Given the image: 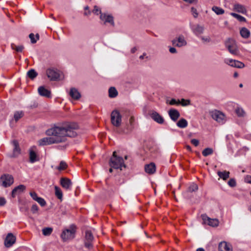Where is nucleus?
Instances as JSON below:
<instances>
[{"mask_svg": "<svg viewBox=\"0 0 251 251\" xmlns=\"http://www.w3.org/2000/svg\"><path fill=\"white\" fill-rule=\"evenodd\" d=\"M191 11L192 14H193L194 18H196L198 17V13L197 12V10L195 8L192 7L191 8Z\"/></svg>", "mask_w": 251, "mask_h": 251, "instance_id": "nucleus-48", "label": "nucleus"}, {"mask_svg": "<svg viewBox=\"0 0 251 251\" xmlns=\"http://www.w3.org/2000/svg\"><path fill=\"white\" fill-rule=\"evenodd\" d=\"M234 8L236 11L238 12L242 13L244 14L246 12V9L245 7L240 4H235L234 5Z\"/></svg>", "mask_w": 251, "mask_h": 251, "instance_id": "nucleus-31", "label": "nucleus"}, {"mask_svg": "<svg viewBox=\"0 0 251 251\" xmlns=\"http://www.w3.org/2000/svg\"><path fill=\"white\" fill-rule=\"evenodd\" d=\"M236 113L238 116H243L244 114V110L241 108H237L235 110Z\"/></svg>", "mask_w": 251, "mask_h": 251, "instance_id": "nucleus-46", "label": "nucleus"}, {"mask_svg": "<svg viewBox=\"0 0 251 251\" xmlns=\"http://www.w3.org/2000/svg\"><path fill=\"white\" fill-rule=\"evenodd\" d=\"M60 183L61 186L66 190H71L73 185L71 180L67 177H61Z\"/></svg>", "mask_w": 251, "mask_h": 251, "instance_id": "nucleus-12", "label": "nucleus"}, {"mask_svg": "<svg viewBox=\"0 0 251 251\" xmlns=\"http://www.w3.org/2000/svg\"><path fill=\"white\" fill-rule=\"evenodd\" d=\"M209 114L213 120L220 124H223L226 121V115L219 110H213L210 111Z\"/></svg>", "mask_w": 251, "mask_h": 251, "instance_id": "nucleus-3", "label": "nucleus"}, {"mask_svg": "<svg viewBox=\"0 0 251 251\" xmlns=\"http://www.w3.org/2000/svg\"><path fill=\"white\" fill-rule=\"evenodd\" d=\"M240 34L243 38H248L250 36V31L246 27H243L240 30Z\"/></svg>", "mask_w": 251, "mask_h": 251, "instance_id": "nucleus-28", "label": "nucleus"}, {"mask_svg": "<svg viewBox=\"0 0 251 251\" xmlns=\"http://www.w3.org/2000/svg\"><path fill=\"white\" fill-rule=\"evenodd\" d=\"M213 152V150L212 148H207L203 150L202 154L204 156H207L212 154Z\"/></svg>", "mask_w": 251, "mask_h": 251, "instance_id": "nucleus-34", "label": "nucleus"}, {"mask_svg": "<svg viewBox=\"0 0 251 251\" xmlns=\"http://www.w3.org/2000/svg\"><path fill=\"white\" fill-rule=\"evenodd\" d=\"M198 189V185L196 184H193L189 187V190L190 192H194V191L197 190Z\"/></svg>", "mask_w": 251, "mask_h": 251, "instance_id": "nucleus-44", "label": "nucleus"}, {"mask_svg": "<svg viewBox=\"0 0 251 251\" xmlns=\"http://www.w3.org/2000/svg\"><path fill=\"white\" fill-rule=\"evenodd\" d=\"M92 12H93L94 14H96V15H99V14H102V13H101V10H100V8H99L97 6H96V5L94 6V9L93 10Z\"/></svg>", "mask_w": 251, "mask_h": 251, "instance_id": "nucleus-42", "label": "nucleus"}, {"mask_svg": "<svg viewBox=\"0 0 251 251\" xmlns=\"http://www.w3.org/2000/svg\"><path fill=\"white\" fill-rule=\"evenodd\" d=\"M217 174L220 178L226 180L229 177L230 173L228 171H224L223 172L219 171Z\"/></svg>", "mask_w": 251, "mask_h": 251, "instance_id": "nucleus-26", "label": "nucleus"}, {"mask_svg": "<svg viewBox=\"0 0 251 251\" xmlns=\"http://www.w3.org/2000/svg\"><path fill=\"white\" fill-rule=\"evenodd\" d=\"M27 75L29 78L33 79L37 76L38 74L34 69H30L27 72Z\"/></svg>", "mask_w": 251, "mask_h": 251, "instance_id": "nucleus-32", "label": "nucleus"}, {"mask_svg": "<svg viewBox=\"0 0 251 251\" xmlns=\"http://www.w3.org/2000/svg\"><path fill=\"white\" fill-rule=\"evenodd\" d=\"M146 55V53H144L143 55H141L140 57H139V58L140 59H144V56Z\"/></svg>", "mask_w": 251, "mask_h": 251, "instance_id": "nucleus-61", "label": "nucleus"}, {"mask_svg": "<svg viewBox=\"0 0 251 251\" xmlns=\"http://www.w3.org/2000/svg\"><path fill=\"white\" fill-rule=\"evenodd\" d=\"M100 18L101 21H104V24L106 23H109L112 26L115 25L113 17L111 15H107L105 13L101 14Z\"/></svg>", "mask_w": 251, "mask_h": 251, "instance_id": "nucleus-16", "label": "nucleus"}, {"mask_svg": "<svg viewBox=\"0 0 251 251\" xmlns=\"http://www.w3.org/2000/svg\"><path fill=\"white\" fill-rule=\"evenodd\" d=\"M111 121L114 126L116 127L120 126L122 122V116L119 111L115 110L112 112Z\"/></svg>", "mask_w": 251, "mask_h": 251, "instance_id": "nucleus-5", "label": "nucleus"}, {"mask_svg": "<svg viewBox=\"0 0 251 251\" xmlns=\"http://www.w3.org/2000/svg\"><path fill=\"white\" fill-rule=\"evenodd\" d=\"M186 148L187 150L191 151V147L189 145L186 146Z\"/></svg>", "mask_w": 251, "mask_h": 251, "instance_id": "nucleus-60", "label": "nucleus"}, {"mask_svg": "<svg viewBox=\"0 0 251 251\" xmlns=\"http://www.w3.org/2000/svg\"><path fill=\"white\" fill-rule=\"evenodd\" d=\"M11 48L17 52H22L24 47L23 45L17 46L14 44H12Z\"/></svg>", "mask_w": 251, "mask_h": 251, "instance_id": "nucleus-36", "label": "nucleus"}, {"mask_svg": "<svg viewBox=\"0 0 251 251\" xmlns=\"http://www.w3.org/2000/svg\"><path fill=\"white\" fill-rule=\"evenodd\" d=\"M176 125L178 127L183 128L187 126L188 122L185 119L181 118L177 122Z\"/></svg>", "mask_w": 251, "mask_h": 251, "instance_id": "nucleus-27", "label": "nucleus"}, {"mask_svg": "<svg viewBox=\"0 0 251 251\" xmlns=\"http://www.w3.org/2000/svg\"><path fill=\"white\" fill-rule=\"evenodd\" d=\"M231 15L240 22H245L246 19L243 16L236 13H232Z\"/></svg>", "mask_w": 251, "mask_h": 251, "instance_id": "nucleus-39", "label": "nucleus"}, {"mask_svg": "<svg viewBox=\"0 0 251 251\" xmlns=\"http://www.w3.org/2000/svg\"><path fill=\"white\" fill-rule=\"evenodd\" d=\"M70 96L74 100H78L80 98V94L78 91L75 88H72L70 92Z\"/></svg>", "mask_w": 251, "mask_h": 251, "instance_id": "nucleus-24", "label": "nucleus"}, {"mask_svg": "<svg viewBox=\"0 0 251 251\" xmlns=\"http://www.w3.org/2000/svg\"><path fill=\"white\" fill-rule=\"evenodd\" d=\"M202 218L205 223L211 226H217L219 225V221L217 219H211L206 215H202Z\"/></svg>", "mask_w": 251, "mask_h": 251, "instance_id": "nucleus-15", "label": "nucleus"}, {"mask_svg": "<svg viewBox=\"0 0 251 251\" xmlns=\"http://www.w3.org/2000/svg\"><path fill=\"white\" fill-rule=\"evenodd\" d=\"M137 50V49L136 47H134L133 48L131 49V52L133 53H134Z\"/></svg>", "mask_w": 251, "mask_h": 251, "instance_id": "nucleus-57", "label": "nucleus"}, {"mask_svg": "<svg viewBox=\"0 0 251 251\" xmlns=\"http://www.w3.org/2000/svg\"><path fill=\"white\" fill-rule=\"evenodd\" d=\"M39 159L38 158L36 153L32 150H30L29 151V161L31 163H34L38 161Z\"/></svg>", "mask_w": 251, "mask_h": 251, "instance_id": "nucleus-25", "label": "nucleus"}, {"mask_svg": "<svg viewBox=\"0 0 251 251\" xmlns=\"http://www.w3.org/2000/svg\"><path fill=\"white\" fill-rule=\"evenodd\" d=\"M67 166L68 165L65 162L61 161L60 163L59 166L57 167V169L59 171L64 170L67 168Z\"/></svg>", "mask_w": 251, "mask_h": 251, "instance_id": "nucleus-38", "label": "nucleus"}, {"mask_svg": "<svg viewBox=\"0 0 251 251\" xmlns=\"http://www.w3.org/2000/svg\"><path fill=\"white\" fill-rule=\"evenodd\" d=\"M219 251H232L231 246L226 242H222L219 245Z\"/></svg>", "mask_w": 251, "mask_h": 251, "instance_id": "nucleus-20", "label": "nucleus"}, {"mask_svg": "<svg viewBox=\"0 0 251 251\" xmlns=\"http://www.w3.org/2000/svg\"><path fill=\"white\" fill-rule=\"evenodd\" d=\"M2 181V185L4 187H7L12 185L14 182V178L11 175H4L0 177Z\"/></svg>", "mask_w": 251, "mask_h": 251, "instance_id": "nucleus-8", "label": "nucleus"}, {"mask_svg": "<svg viewBox=\"0 0 251 251\" xmlns=\"http://www.w3.org/2000/svg\"><path fill=\"white\" fill-rule=\"evenodd\" d=\"M25 186L24 185H19V186L14 188V189L12 191V197L13 198L15 197V196L18 195L22 193L25 190Z\"/></svg>", "mask_w": 251, "mask_h": 251, "instance_id": "nucleus-18", "label": "nucleus"}, {"mask_svg": "<svg viewBox=\"0 0 251 251\" xmlns=\"http://www.w3.org/2000/svg\"><path fill=\"white\" fill-rule=\"evenodd\" d=\"M225 63L226 64L235 68H243L245 67V64L241 61L234 60L232 59H226L224 61Z\"/></svg>", "mask_w": 251, "mask_h": 251, "instance_id": "nucleus-10", "label": "nucleus"}, {"mask_svg": "<svg viewBox=\"0 0 251 251\" xmlns=\"http://www.w3.org/2000/svg\"><path fill=\"white\" fill-rule=\"evenodd\" d=\"M78 128L77 124L70 123L49 129L46 131V134L49 137L39 140V145L47 146L64 142L66 141L67 137H75L77 135L76 130Z\"/></svg>", "mask_w": 251, "mask_h": 251, "instance_id": "nucleus-1", "label": "nucleus"}, {"mask_svg": "<svg viewBox=\"0 0 251 251\" xmlns=\"http://www.w3.org/2000/svg\"><path fill=\"white\" fill-rule=\"evenodd\" d=\"M46 74L48 77L51 81H56L60 76L59 74L57 71L53 69H47L46 71Z\"/></svg>", "mask_w": 251, "mask_h": 251, "instance_id": "nucleus-9", "label": "nucleus"}, {"mask_svg": "<svg viewBox=\"0 0 251 251\" xmlns=\"http://www.w3.org/2000/svg\"><path fill=\"white\" fill-rule=\"evenodd\" d=\"M6 201L3 197H0V206H3L5 204Z\"/></svg>", "mask_w": 251, "mask_h": 251, "instance_id": "nucleus-53", "label": "nucleus"}, {"mask_svg": "<svg viewBox=\"0 0 251 251\" xmlns=\"http://www.w3.org/2000/svg\"><path fill=\"white\" fill-rule=\"evenodd\" d=\"M55 194L56 197L61 200L63 197V194L61 189L57 186L54 187Z\"/></svg>", "mask_w": 251, "mask_h": 251, "instance_id": "nucleus-30", "label": "nucleus"}, {"mask_svg": "<svg viewBox=\"0 0 251 251\" xmlns=\"http://www.w3.org/2000/svg\"><path fill=\"white\" fill-rule=\"evenodd\" d=\"M31 212L33 213H36L38 211V207L36 204L32 205L31 208Z\"/></svg>", "mask_w": 251, "mask_h": 251, "instance_id": "nucleus-49", "label": "nucleus"}, {"mask_svg": "<svg viewBox=\"0 0 251 251\" xmlns=\"http://www.w3.org/2000/svg\"><path fill=\"white\" fill-rule=\"evenodd\" d=\"M245 181L246 182L251 184V176H246L245 177Z\"/></svg>", "mask_w": 251, "mask_h": 251, "instance_id": "nucleus-54", "label": "nucleus"}, {"mask_svg": "<svg viewBox=\"0 0 251 251\" xmlns=\"http://www.w3.org/2000/svg\"><path fill=\"white\" fill-rule=\"evenodd\" d=\"M51 227H45L42 229L43 234L45 236H49L51 234L52 232Z\"/></svg>", "mask_w": 251, "mask_h": 251, "instance_id": "nucleus-35", "label": "nucleus"}, {"mask_svg": "<svg viewBox=\"0 0 251 251\" xmlns=\"http://www.w3.org/2000/svg\"><path fill=\"white\" fill-rule=\"evenodd\" d=\"M169 51L172 53H175L176 52V48L173 47L170 48L169 49Z\"/></svg>", "mask_w": 251, "mask_h": 251, "instance_id": "nucleus-56", "label": "nucleus"}, {"mask_svg": "<svg viewBox=\"0 0 251 251\" xmlns=\"http://www.w3.org/2000/svg\"><path fill=\"white\" fill-rule=\"evenodd\" d=\"M192 29L194 33L197 36H198L203 33L204 27L203 25H196L192 27Z\"/></svg>", "mask_w": 251, "mask_h": 251, "instance_id": "nucleus-19", "label": "nucleus"}, {"mask_svg": "<svg viewBox=\"0 0 251 251\" xmlns=\"http://www.w3.org/2000/svg\"><path fill=\"white\" fill-rule=\"evenodd\" d=\"M29 37L30 39L31 43L34 44V43H36L37 40H36L35 39V35L33 33H30L29 35Z\"/></svg>", "mask_w": 251, "mask_h": 251, "instance_id": "nucleus-50", "label": "nucleus"}, {"mask_svg": "<svg viewBox=\"0 0 251 251\" xmlns=\"http://www.w3.org/2000/svg\"><path fill=\"white\" fill-rule=\"evenodd\" d=\"M180 104L183 106H187L190 104V100H189L182 99L181 101H180Z\"/></svg>", "mask_w": 251, "mask_h": 251, "instance_id": "nucleus-40", "label": "nucleus"}, {"mask_svg": "<svg viewBox=\"0 0 251 251\" xmlns=\"http://www.w3.org/2000/svg\"><path fill=\"white\" fill-rule=\"evenodd\" d=\"M75 226H72L69 229H66L62 231L61 234V238L63 241L72 239L75 237Z\"/></svg>", "mask_w": 251, "mask_h": 251, "instance_id": "nucleus-4", "label": "nucleus"}, {"mask_svg": "<svg viewBox=\"0 0 251 251\" xmlns=\"http://www.w3.org/2000/svg\"><path fill=\"white\" fill-rule=\"evenodd\" d=\"M197 251H204V250L203 249V248H198L197 250Z\"/></svg>", "mask_w": 251, "mask_h": 251, "instance_id": "nucleus-62", "label": "nucleus"}, {"mask_svg": "<svg viewBox=\"0 0 251 251\" xmlns=\"http://www.w3.org/2000/svg\"><path fill=\"white\" fill-rule=\"evenodd\" d=\"M16 237L11 233L7 235L4 240V245L7 248L11 247L16 242Z\"/></svg>", "mask_w": 251, "mask_h": 251, "instance_id": "nucleus-11", "label": "nucleus"}, {"mask_svg": "<svg viewBox=\"0 0 251 251\" xmlns=\"http://www.w3.org/2000/svg\"><path fill=\"white\" fill-rule=\"evenodd\" d=\"M89 7L88 6H86L85 7H84V9L85 10H88V11H89Z\"/></svg>", "mask_w": 251, "mask_h": 251, "instance_id": "nucleus-64", "label": "nucleus"}, {"mask_svg": "<svg viewBox=\"0 0 251 251\" xmlns=\"http://www.w3.org/2000/svg\"><path fill=\"white\" fill-rule=\"evenodd\" d=\"M109 165L114 169H120L121 170H122V167L126 168L123 158L117 155L115 151L113 152L112 156L110 158Z\"/></svg>", "mask_w": 251, "mask_h": 251, "instance_id": "nucleus-2", "label": "nucleus"}, {"mask_svg": "<svg viewBox=\"0 0 251 251\" xmlns=\"http://www.w3.org/2000/svg\"><path fill=\"white\" fill-rule=\"evenodd\" d=\"M202 41L203 43H209L211 41V38L209 36H201Z\"/></svg>", "mask_w": 251, "mask_h": 251, "instance_id": "nucleus-45", "label": "nucleus"}, {"mask_svg": "<svg viewBox=\"0 0 251 251\" xmlns=\"http://www.w3.org/2000/svg\"><path fill=\"white\" fill-rule=\"evenodd\" d=\"M185 2L188 3L189 4H192L193 3H197L198 0H183Z\"/></svg>", "mask_w": 251, "mask_h": 251, "instance_id": "nucleus-55", "label": "nucleus"}, {"mask_svg": "<svg viewBox=\"0 0 251 251\" xmlns=\"http://www.w3.org/2000/svg\"><path fill=\"white\" fill-rule=\"evenodd\" d=\"M156 166L154 163H151L145 166V172L149 174H152L155 172Z\"/></svg>", "mask_w": 251, "mask_h": 251, "instance_id": "nucleus-22", "label": "nucleus"}, {"mask_svg": "<svg viewBox=\"0 0 251 251\" xmlns=\"http://www.w3.org/2000/svg\"><path fill=\"white\" fill-rule=\"evenodd\" d=\"M149 115L154 121L158 124H162L164 122L163 118L155 111H150Z\"/></svg>", "mask_w": 251, "mask_h": 251, "instance_id": "nucleus-13", "label": "nucleus"}, {"mask_svg": "<svg viewBox=\"0 0 251 251\" xmlns=\"http://www.w3.org/2000/svg\"><path fill=\"white\" fill-rule=\"evenodd\" d=\"M169 104L170 105L179 104H180V101L179 100L176 101V100L173 99L170 100Z\"/></svg>", "mask_w": 251, "mask_h": 251, "instance_id": "nucleus-52", "label": "nucleus"}, {"mask_svg": "<svg viewBox=\"0 0 251 251\" xmlns=\"http://www.w3.org/2000/svg\"><path fill=\"white\" fill-rule=\"evenodd\" d=\"M191 143L195 147L198 146L199 145V141L196 139H193L191 140Z\"/></svg>", "mask_w": 251, "mask_h": 251, "instance_id": "nucleus-51", "label": "nucleus"}, {"mask_svg": "<svg viewBox=\"0 0 251 251\" xmlns=\"http://www.w3.org/2000/svg\"><path fill=\"white\" fill-rule=\"evenodd\" d=\"M228 184L229 186L232 187H234L236 185V182L234 178H231L228 181Z\"/></svg>", "mask_w": 251, "mask_h": 251, "instance_id": "nucleus-43", "label": "nucleus"}, {"mask_svg": "<svg viewBox=\"0 0 251 251\" xmlns=\"http://www.w3.org/2000/svg\"><path fill=\"white\" fill-rule=\"evenodd\" d=\"M36 201L41 206H44L46 205V202L45 200L41 197L37 199Z\"/></svg>", "mask_w": 251, "mask_h": 251, "instance_id": "nucleus-41", "label": "nucleus"}, {"mask_svg": "<svg viewBox=\"0 0 251 251\" xmlns=\"http://www.w3.org/2000/svg\"><path fill=\"white\" fill-rule=\"evenodd\" d=\"M24 116V113L22 111H17L15 113L14 118L16 122L18 121Z\"/></svg>", "mask_w": 251, "mask_h": 251, "instance_id": "nucleus-37", "label": "nucleus"}, {"mask_svg": "<svg viewBox=\"0 0 251 251\" xmlns=\"http://www.w3.org/2000/svg\"><path fill=\"white\" fill-rule=\"evenodd\" d=\"M225 46L230 53L236 55L238 54L239 51L234 40L228 39L226 41Z\"/></svg>", "mask_w": 251, "mask_h": 251, "instance_id": "nucleus-6", "label": "nucleus"}, {"mask_svg": "<svg viewBox=\"0 0 251 251\" xmlns=\"http://www.w3.org/2000/svg\"><path fill=\"white\" fill-rule=\"evenodd\" d=\"M168 114L170 118L174 122L177 120L180 117V113L176 109L172 108L168 111Z\"/></svg>", "mask_w": 251, "mask_h": 251, "instance_id": "nucleus-17", "label": "nucleus"}, {"mask_svg": "<svg viewBox=\"0 0 251 251\" xmlns=\"http://www.w3.org/2000/svg\"><path fill=\"white\" fill-rule=\"evenodd\" d=\"M35 36H36V40H39V35L38 33L36 34Z\"/></svg>", "mask_w": 251, "mask_h": 251, "instance_id": "nucleus-63", "label": "nucleus"}, {"mask_svg": "<svg viewBox=\"0 0 251 251\" xmlns=\"http://www.w3.org/2000/svg\"><path fill=\"white\" fill-rule=\"evenodd\" d=\"M212 10L217 15H222L225 13L223 9L216 6H213Z\"/></svg>", "mask_w": 251, "mask_h": 251, "instance_id": "nucleus-33", "label": "nucleus"}, {"mask_svg": "<svg viewBox=\"0 0 251 251\" xmlns=\"http://www.w3.org/2000/svg\"><path fill=\"white\" fill-rule=\"evenodd\" d=\"M94 240V236L90 230L85 231V235L84 239V246L86 248L90 249L93 247L92 242Z\"/></svg>", "mask_w": 251, "mask_h": 251, "instance_id": "nucleus-7", "label": "nucleus"}, {"mask_svg": "<svg viewBox=\"0 0 251 251\" xmlns=\"http://www.w3.org/2000/svg\"><path fill=\"white\" fill-rule=\"evenodd\" d=\"M38 93L40 95L47 98L50 97V92L46 89L44 86H40L38 89Z\"/></svg>", "mask_w": 251, "mask_h": 251, "instance_id": "nucleus-23", "label": "nucleus"}, {"mask_svg": "<svg viewBox=\"0 0 251 251\" xmlns=\"http://www.w3.org/2000/svg\"><path fill=\"white\" fill-rule=\"evenodd\" d=\"M172 44L173 45L178 47H181L186 45L187 42L185 40L183 36L180 35L175 39L172 41Z\"/></svg>", "mask_w": 251, "mask_h": 251, "instance_id": "nucleus-14", "label": "nucleus"}, {"mask_svg": "<svg viewBox=\"0 0 251 251\" xmlns=\"http://www.w3.org/2000/svg\"><path fill=\"white\" fill-rule=\"evenodd\" d=\"M12 144L14 147L13 149V153L12 157H17L21 153V149L19 147V143L17 141L13 140Z\"/></svg>", "mask_w": 251, "mask_h": 251, "instance_id": "nucleus-21", "label": "nucleus"}, {"mask_svg": "<svg viewBox=\"0 0 251 251\" xmlns=\"http://www.w3.org/2000/svg\"><path fill=\"white\" fill-rule=\"evenodd\" d=\"M29 195L31 197V198L35 201H36L37 200V199L39 198L37 196V193L34 191L30 192L29 193Z\"/></svg>", "mask_w": 251, "mask_h": 251, "instance_id": "nucleus-47", "label": "nucleus"}, {"mask_svg": "<svg viewBox=\"0 0 251 251\" xmlns=\"http://www.w3.org/2000/svg\"><path fill=\"white\" fill-rule=\"evenodd\" d=\"M118 91L114 87H111L108 90V95L110 98H113L117 96Z\"/></svg>", "mask_w": 251, "mask_h": 251, "instance_id": "nucleus-29", "label": "nucleus"}, {"mask_svg": "<svg viewBox=\"0 0 251 251\" xmlns=\"http://www.w3.org/2000/svg\"><path fill=\"white\" fill-rule=\"evenodd\" d=\"M233 76L235 78H236L238 76V74L237 72H234V74H233Z\"/></svg>", "mask_w": 251, "mask_h": 251, "instance_id": "nucleus-59", "label": "nucleus"}, {"mask_svg": "<svg viewBox=\"0 0 251 251\" xmlns=\"http://www.w3.org/2000/svg\"><path fill=\"white\" fill-rule=\"evenodd\" d=\"M91 12L90 11H88V12H84V15L88 16L91 14Z\"/></svg>", "mask_w": 251, "mask_h": 251, "instance_id": "nucleus-58", "label": "nucleus"}]
</instances>
